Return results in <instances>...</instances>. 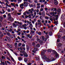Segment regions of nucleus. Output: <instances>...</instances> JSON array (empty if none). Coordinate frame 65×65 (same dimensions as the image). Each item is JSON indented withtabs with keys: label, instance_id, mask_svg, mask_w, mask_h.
Wrapping results in <instances>:
<instances>
[{
	"label": "nucleus",
	"instance_id": "1",
	"mask_svg": "<svg viewBox=\"0 0 65 65\" xmlns=\"http://www.w3.org/2000/svg\"><path fill=\"white\" fill-rule=\"evenodd\" d=\"M45 51H46L45 50H42L41 51V52H42L41 53V55L43 59L45 60H46V61L48 62H50L51 61L50 58H46V57L45 54H44V52H45Z\"/></svg>",
	"mask_w": 65,
	"mask_h": 65
},
{
	"label": "nucleus",
	"instance_id": "2",
	"mask_svg": "<svg viewBox=\"0 0 65 65\" xmlns=\"http://www.w3.org/2000/svg\"><path fill=\"white\" fill-rule=\"evenodd\" d=\"M52 53L53 54H54L55 55L56 58H59V56L57 53L56 51L55 50H53L52 51Z\"/></svg>",
	"mask_w": 65,
	"mask_h": 65
},
{
	"label": "nucleus",
	"instance_id": "3",
	"mask_svg": "<svg viewBox=\"0 0 65 65\" xmlns=\"http://www.w3.org/2000/svg\"><path fill=\"white\" fill-rule=\"evenodd\" d=\"M61 28L59 30V32H62V33H65V29H63L62 27H61Z\"/></svg>",
	"mask_w": 65,
	"mask_h": 65
},
{
	"label": "nucleus",
	"instance_id": "4",
	"mask_svg": "<svg viewBox=\"0 0 65 65\" xmlns=\"http://www.w3.org/2000/svg\"><path fill=\"white\" fill-rule=\"evenodd\" d=\"M35 31H32L30 30V34L32 36H33V35H35Z\"/></svg>",
	"mask_w": 65,
	"mask_h": 65
},
{
	"label": "nucleus",
	"instance_id": "5",
	"mask_svg": "<svg viewBox=\"0 0 65 65\" xmlns=\"http://www.w3.org/2000/svg\"><path fill=\"white\" fill-rule=\"evenodd\" d=\"M22 27H23V28H24L25 29H27V25H26V24H24V25H22Z\"/></svg>",
	"mask_w": 65,
	"mask_h": 65
},
{
	"label": "nucleus",
	"instance_id": "6",
	"mask_svg": "<svg viewBox=\"0 0 65 65\" xmlns=\"http://www.w3.org/2000/svg\"><path fill=\"white\" fill-rule=\"evenodd\" d=\"M51 11H53H53H55L57 10V9L56 8H52L51 9Z\"/></svg>",
	"mask_w": 65,
	"mask_h": 65
},
{
	"label": "nucleus",
	"instance_id": "7",
	"mask_svg": "<svg viewBox=\"0 0 65 65\" xmlns=\"http://www.w3.org/2000/svg\"><path fill=\"white\" fill-rule=\"evenodd\" d=\"M37 48H34V50L32 51V52L33 53H36V51H37Z\"/></svg>",
	"mask_w": 65,
	"mask_h": 65
},
{
	"label": "nucleus",
	"instance_id": "8",
	"mask_svg": "<svg viewBox=\"0 0 65 65\" xmlns=\"http://www.w3.org/2000/svg\"><path fill=\"white\" fill-rule=\"evenodd\" d=\"M23 6L24 4L23 3L20 5V7L21 8H22V9H23Z\"/></svg>",
	"mask_w": 65,
	"mask_h": 65
},
{
	"label": "nucleus",
	"instance_id": "9",
	"mask_svg": "<svg viewBox=\"0 0 65 65\" xmlns=\"http://www.w3.org/2000/svg\"><path fill=\"white\" fill-rule=\"evenodd\" d=\"M50 60L51 61H55V59L54 58L52 57L51 58Z\"/></svg>",
	"mask_w": 65,
	"mask_h": 65
},
{
	"label": "nucleus",
	"instance_id": "10",
	"mask_svg": "<svg viewBox=\"0 0 65 65\" xmlns=\"http://www.w3.org/2000/svg\"><path fill=\"white\" fill-rule=\"evenodd\" d=\"M24 4V6H26V7L28 5V4L26 2H24L23 3Z\"/></svg>",
	"mask_w": 65,
	"mask_h": 65
},
{
	"label": "nucleus",
	"instance_id": "11",
	"mask_svg": "<svg viewBox=\"0 0 65 65\" xmlns=\"http://www.w3.org/2000/svg\"><path fill=\"white\" fill-rule=\"evenodd\" d=\"M5 38H6V39H8L9 41H10V38H9V37H8V36H6Z\"/></svg>",
	"mask_w": 65,
	"mask_h": 65
},
{
	"label": "nucleus",
	"instance_id": "12",
	"mask_svg": "<svg viewBox=\"0 0 65 65\" xmlns=\"http://www.w3.org/2000/svg\"><path fill=\"white\" fill-rule=\"evenodd\" d=\"M0 36L1 37H2L3 36V34H2L1 32H0Z\"/></svg>",
	"mask_w": 65,
	"mask_h": 65
},
{
	"label": "nucleus",
	"instance_id": "13",
	"mask_svg": "<svg viewBox=\"0 0 65 65\" xmlns=\"http://www.w3.org/2000/svg\"><path fill=\"white\" fill-rule=\"evenodd\" d=\"M36 60H39V56H37V57H36Z\"/></svg>",
	"mask_w": 65,
	"mask_h": 65
},
{
	"label": "nucleus",
	"instance_id": "14",
	"mask_svg": "<svg viewBox=\"0 0 65 65\" xmlns=\"http://www.w3.org/2000/svg\"><path fill=\"white\" fill-rule=\"evenodd\" d=\"M50 14L51 15H52V16H53V17L55 16V13L54 12H51L50 13Z\"/></svg>",
	"mask_w": 65,
	"mask_h": 65
},
{
	"label": "nucleus",
	"instance_id": "15",
	"mask_svg": "<svg viewBox=\"0 0 65 65\" xmlns=\"http://www.w3.org/2000/svg\"><path fill=\"white\" fill-rule=\"evenodd\" d=\"M54 4L55 5H58V3L57 1H55L54 2Z\"/></svg>",
	"mask_w": 65,
	"mask_h": 65
},
{
	"label": "nucleus",
	"instance_id": "16",
	"mask_svg": "<svg viewBox=\"0 0 65 65\" xmlns=\"http://www.w3.org/2000/svg\"><path fill=\"white\" fill-rule=\"evenodd\" d=\"M38 25H40L39 26V27L42 26V23L41 22H39L38 23Z\"/></svg>",
	"mask_w": 65,
	"mask_h": 65
},
{
	"label": "nucleus",
	"instance_id": "17",
	"mask_svg": "<svg viewBox=\"0 0 65 65\" xmlns=\"http://www.w3.org/2000/svg\"><path fill=\"white\" fill-rule=\"evenodd\" d=\"M61 44L59 43L58 44V48H59V47H61Z\"/></svg>",
	"mask_w": 65,
	"mask_h": 65
},
{
	"label": "nucleus",
	"instance_id": "18",
	"mask_svg": "<svg viewBox=\"0 0 65 65\" xmlns=\"http://www.w3.org/2000/svg\"><path fill=\"white\" fill-rule=\"evenodd\" d=\"M7 52L9 56L10 57V56H11V55H10V53H9V52H8V51L7 50Z\"/></svg>",
	"mask_w": 65,
	"mask_h": 65
},
{
	"label": "nucleus",
	"instance_id": "19",
	"mask_svg": "<svg viewBox=\"0 0 65 65\" xmlns=\"http://www.w3.org/2000/svg\"><path fill=\"white\" fill-rule=\"evenodd\" d=\"M10 13H9L8 14V18H9L11 17V15H10Z\"/></svg>",
	"mask_w": 65,
	"mask_h": 65
},
{
	"label": "nucleus",
	"instance_id": "20",
	"mask_svg": "<svg viewBox=\"0 0 65 65\" xmlns=\"http://www.w3.org/2000/svg\"><path fill=\"white\" fill-rule=\"evenodd\" d=\"M54 24H55L56 25H57V24H58V21L57 20L56 21H55L54 22Z\"/></svg>",
	"mask_w": 65,
	"mask_h": 65
},
{
	"label": "nucleus",
	"instance_id": "21",
	"mask_svg": "<svg viewBox=\"0 0 65 65\" xmlns=\"http://www.w3.org/2000/svg\"><path fill=\"white\" fill-rule=\"evenodd\" d=\"M55 17H56V20H58V15H55L54 16Z\"/></svg>",
	"mask_w": 65,
	"mask_h": 65
},
{
	"label": "nucleus",
	"instance_id": "22",
	"mask_svg": "<svg viewBox=\"0 0 65 65\" xmlns=\"http://www.w3.org/2000/svg\"><path fill=\"white\" fill-rule=\"evenodd\" d=\"M17 44H18V43H15V48H17V46L18 45Z\"/></svg>",
	"mask_w": 65,
	"mask_h": 65
},
{
	"label": "nucleus",
	"instance_id": "23",
	"mask_svg": "<svg viewBox=\"0 0 65 65\" xmlns=\"http://www.w3.org/2000/svg\"><path fill=\"white\" fill-rule=\"evenodd\" d=\"M42 14L44 16V15H45V12H44V11H43L42 12Z\"/></svg>",
	"mask_w": 65,
	"mask_h": 65
},
{
	"label": "nucleus",
	"instance_id": "24",
	"mask_svg": "<svg viewBox=\"0 0 65 65\" xmlns=\"http://www.w3.org/2000/svg\"><path fill=\"white\" fill-rule=\"evenodd\" d=\"M7 45L8 46H9V47L10 48H12V46H11V45H9V44H7Z\"/></svg>",
	"mask_w": 65,
	"mask_h": 65
},
{
	"label": "nucleus",
	"instance_id": "25",
	"mask_svg": "<svg viewBox=\"0 0 65 65\" xmlns=\"http://www.w3.org/2000/svg\"><path fill=\"white\" fill-rule=\"evenodd\" d=\"M29 27H33V25L32 24H31L29 25Z\"/></svg>",
	"mask_w": 65,
	"mask_h": 65
},
{
	"label": "nucleus",
	"instance_id": "26",
	"mask_svg": "<svg viewBox=\"0 0 65 65\" xmlns=\"http://www.w3.org/2000/svg\"><path fill=\"white\" fill-rule=\"evenodd\" d=\"M13 13H14V14L15 15L17 13V11L16 10H14L13 12Z\"/></svg>",
	"mask_w": 65,
	"mask_h": 65
},
{
	"label": "nucleus",
	"instance_id": "27",
	"mask_svg": "<svg viewBox=\"0 0 65 65\" xmlns=\"http://www.w3.org/2000/svg\"><path fill=\"white\" fill-rule=\"evenodd\" d=\"M9 20H10L11 21H12V20H13V18H11V17L8 18Z\"/></svg>",
	"mask_w": 65,
	"mask_h": 65
},
{
	"label": "nucleus",
	"instance_id": "28",
	"mask_svg": "<svg viewBox=\"0 0 65 65\" xmlns=\"http://www.w3.org/2000/svg\"><path fill=\"white\" fill-rule=\"evenodd\" d=\"M26 49L27 51H29V47L28 46H26Z\"/></svg>",
	"mask_w": 65,
	"mask_h": 65
},
{
	"label": "nucleus",
	"instance_id": "29",
	"mask_svg": "<svg viewBox=\"0 0 65 65\" xmlns=\"http://www.w3.org/2000/svg\"><path fill=\"white\" fill-rule=\"evenodd\" d=\"M11 4L12 6H13L14 7H15V5H14V3H11Z\"/></svg>",
	"mask_w": 65,
	"mask_h": 65
},
{
	"label": "nucleus",
	"instance_id": "30",
	"mask_svg": "<svg viewBox=\"0 0 65 65\" xmlns=\"http://www.w3.org/2000/svg\"><path fill=\"white\" fill-rule=\"evenodd\" d=\"M18 59L20 61H21V60H22V58L20 57L18 58Z\"/></svg>",
	"mask_w": 65,
	"mask_h": 65
},
{
	"label": "nucleus",
	"instance_id": "31",
	"mask_svg": "<svg viewBox=\"0 0 65 65\" xmlns=\"http://www.w3.org/2000/svg\"><path fill=\"white\" fill-rule=\"evenodd\" d=\"M36 47H40V45L38 44L36 45Z\"/></svg>",
	"mask_w": 65,
	"mask_h": 65
},
{
	"label": "nucleus",
	"instance_id": "32",
	"mask_svg": "<svg viewBox=\"0 0 65 65\" xmlns=\"http://www.w3.org/2000/svg\"><path fill=\"white\" fill-rule=\"evenodd\" d=\"M27 23L29 25H30V24H31V22H29L28 21H27Z\"/></svg>",
	"mask_w": 65,
	"mask_h": 65
},
{
	"label": "nucleus",
	"instance_id": "33",
	"mask_svg": "<svg viewBox=\"0 0 65 65\" xmlns=\"http://www.w3.org/2000/svg\"><path fill=\"white\" fill-rule=\"evenodd\" d=\"M24 60L25 62H27V61H28V60L26 58H25L24 59Z\"/></svg>",
	"mask_w": 65,
	"mask_h": 65
},
{
	"label": "nucleus",
	"instance_id": "34",
	"mask_svg": "<svg viewBox=\"0 0 65 65\" xmlns=\"http://www.w3.org/2000/svg\"><path fill=\"white\" fill-rule=\"evenodd\" d=\"M57 11L58 12H60L61 11V10L59 9H58L57 10Z\"/></svg>",
	"mask_w": 65,
	"mask_h": 65
},
{
	"label": "nucleus",
	"instance_id": "35",
	"mask_svg": "<svg viewBox=\"0 0 65 65\" xmlns=\"http://www.w3.org/2000/svg\"><path fill=\"white\" fill-rule=\"evenodd\" d=\"M5 31L6 32H9V30L8 29H6L5 30Z\"/></svg>",
	"mask_w": 65,
	"mask_h": 65
},
{
	"label": "nucleus",
	"instance_id": "36",
	"mask_svg": "<svg viewBox=\"0 0 65 65\" xmlns=\"http://www.w3.org/2000/svg\"><path fill=\"white\" fill-rule=\"evenodd\" d=\"M49 35L52 36V32H50L49 33Z\"/></svg>",
	"mask_w": 65,
	"mask_h": 65
},
{
	"label": "nucleus",
	"instance_id": "37",
	"mask_svg": "<svg viewBox=\"0 0 65 65\" xmlns=\"http://www.w3.org/2000/svg\"><path fill=\"white\" fill-rule=\"evenodd\" d=\"M11 11H14V8H11Z\"/></svg>",
	"mask_w": 65,
	"mask_h": 65
},
{
	"label": "nucleus",
	"instance_id": "38",
	"mask_svg": "<svg viewBox=\"0 0 65 65\" xmlns=\"http://www.w3.org/2000/svg\"><path fill=\"white\" fill-rule=\"evenodd\" d=\"M10 57L11 58V59L13 61H14V59L12 58V56H10Z\"/></svg>",
	"mask_w": 65,
	"mask_h": 65
},
{
	"label": "nucleus",
	"instance_id": "39",
	"mask_svg": "<svg viewBox=\"0 0 65 65\" xmlns=\"http://www.w3.org/2000/svg\"><path fill=\"white\" fill-rule=\"evenodd\" d=\"M18 23L19 24V25H22V22H18Z\"/></svg>",
	"mask_w": 65,
	"mask_h": 65
},
{
	"label": "nucleus",
	"instance_id": "40",
	"mask_svg": "<svg viewBox=\"0 0 65 65\" xmlns=\"http://www.w3.org/2000/svg\"><path fill=\"white\" fill-rule=\"evenodd\" d=\"M39 14L40 15H42V12H39Z\"/></svg>",
	"mask_w": 65,
	"mask_h": 65
},
{
	"label": "nucleus",
	"instance_id": "41",
	"mask_svg": "<svg viewBox=\"0 0 65 65\" xmlns=\"http://www.w3.org/2000/svg\"><path fill=\"white\" fill-rule=\"evenodd\" d=\"M0 19L1 20H3V17L1 16H0Z\"/></svg>",
	"mask_w": 65,
	"mask_h": 65
},
{
	"label": "nucleus",
	"instance_id": "42",
	"mask_svg": "<svg viewBox=\"0 0 65 65\" xmlns=\"http://www.w3.org/2000/svg\"><path fill=\"white\" fill-rule=\"evenodd\" d=\"M57 36L58 37V38H60V37H61V35H58V34L57 35Z\"/></svg>",
	"mask_w": 65,
	"mask_h": 65
},
{
	"label": "nucleus",
	"instance_id": "43",
	"mask_svg": "<svg viewBox=\"0 0 65 65\" xmlns=\"http://www.w3.org/2000/svg\"><path fill=\"white\" fill-rule=\"evenodd\" d=\"M38 34L39 35H40L41 34V32H38Z\"/></svg>",
	"mask_w": 65,
	"mask_h": 65
},
{
	"label": "nucleus",
	"instance_id": "44",
	"mask_svg": "<svg viewBox=\"0 0 65 65\" xmlns=\"http://www.w3.org/2000/svg\"><path fill=\"white\" fill-rule=\"evenodd\" d=\"M3 17L4 18H6V15L5 14H4L3 15Z\"/></svg>",
	"mask_w": 65,
	"mask_h": 65
},
{
	"label": "nucleus",
	"instance_id": "45",
	"mask_svg": "<svg viewBox=\"0 0 65 65\" xmlns=\"http://www.w3.org/2000/svg\"><path fill=\"white\" fill-rule=\"evenodd\" d=\"M21 45H22V43H20L18 44V46H21Z\"/></svg>",
	"mask_w": 65,
	"mask_h": 65
},
{
	"label": "nucleus",
	"instance_id": "46",
	"mask_svg": "<svg viewBox=\"0 0 65 65\" xmlns=\"http://www.w3.org/2000/svg\"><path fill=\"white\" fill-rule=\"evenodd\" d=\"M22 0H18V3H20V2H21Z\"/></svg>",
	"mask_w": 65,
	"mask_h": 65
},
{
	"label": "nucleus",
	"instance_id": "47",
	"mask_svg": "<svg viewBox=\"0 0 65 65\" xmlns=\"http://www.w3.org/2000/svg\"><path fill=\"white\" fill-rule=\"evenodd\" d=\"M46 38L48 39L49 38V36L48 35H47L46 36Z\"/></svg>",
	"mask_w": 65,
	"mask_h": 65
},
{
	"label": "nucleus",
	"instance_id": "48",
	"mask_svg": "<svg viewBox=\"0 0 65 65\" xmlns=\"http://www.w3.org/2000/svg\"><path fill=\"white\" fill-rule=\"evenodd\" d=\"M2 11H3V14L5 12V11H4V9H3L2 10Z\"/></svg>",
	"mask_w": 65,
	"mask_h": 65
},
{
	"label": "nucleus",
	"instance_id": "49",
	"mask_svg": "<svg viewBox=\"0 0 65 65\" xmlns=\"http://www.w3.org/2000/svg\"><path fill=\"white\" fill-rule=\"evenodd\" d=\"M48 52H52V50L50 49H48Z\"/></svg>",
	"mask_w": 65,
	"mask_h": 65
},
{
	"label": "nucleus",
	"instance_id": "50",
	"mask_svg": "<svg viewBox=\"0 0 65 65\" xmlns=\"http://www.w3.org/2000/svg\"><path fill=\"white\" fill-rule=\"evenodd\" d=\"M27 11L26 12L27 14H30V12H27L28 11Z\"/></svg>",
	"mask_w": 65,
	"mask_h": 65
},
{
	"label": "nucleus",
	"instance_id": "51",
	"mask_svg": "<svg viewBox=\"0 0 65 65\" xmlns=\"http://www.w3.org/2000/svg\"><path fill=\"white\" fill-rule=\"evenodd\" d=\"M7 34L8 36H10V34L9 32L7 33Z\"/></svg>",
	"mask_w": 65,
	"mask_h": 65
},
{
	"label": "nucleus",
	"instance_id": "52",
	"mask_svg": "<svg viewBox=\"0 0 65 65\" xmlns=\"http://www.w3.org/2000/svg\"><path fill=\"white\" fill-rule=\"evenodd\" d=\"M45 18L46 19H47V20H48V19H49V18H48V17H47V16H46L45 17Z\"/></svg>",
	"mask_w": 65,
	"mask_h": 65
},
{
	"label": "nucleus",
	"instance_id": "53",
	"mask_svg": "<svg viewBox=\"0 0 65 65\" xmlns=\"http://www.w3.org/2000/svg\"><path fill=\"white\" fill-rule=\"evenodd\" d=\"M10 38H13V36L12 35H10Z\"/></svg>",
	"mask_w": 65,
	"mask_h": 65
},
{
	"label": "nucleus",
	"instance_id": "54",
	"mask_svg": "<svg viewBox=\"0 0 65 65\" xmlns=\"http://www.w3.org/2000/svg\"><path fill=\"white\" fill-rule=\"evenodd\" d=\"M5 29V28H2L1 29V30H3V31H4Z\"/></svg>",
	"mask_w": 65,
	"mask_h": 65
},
{
	"label": "nucleus",
	"instance_id": "55",
	"mask_svg": "<svg viewBox=\"0 0 65 65\" xmlns=\"http://www.w3.org/2000/svg\"><path fill=\"white\" fill-rule=\"evenodd\" d=\"M8 12H10V11H11L10 10V9H9V8L8 9Z\"/></svg>",
	"mask_w": 65,
	"mask_h": 65
},
{
	"label": "nucleus",
	"instance_id": "56",
	"mask_svg": "<svg viewBox=\"0 0 65 65\" xmlns=\"http://www.w3.org/2000/svg\"><path fill=\"white\" fill-rule=\"evenodd\" d=\"M26 12H27V11H25L23 13V15H25L26 14Z\"/></svg>",
	"mask_w": 65,
	"mask_h": 65
},
{
	"label": "nucleus",
	"instance_id": "57",
	"mask_svg": "<svg viewBox=\"0 0 65 65\" xmlns=\"http://www.w3.org/2000/svg\"><path fill=\"white\" fill-rule=\"evenodd\" d=\"M32 45H33V46H35V43L34 42H33L32 43Z\"/></svg>",
	"mask_w": 65,
	"mask_h": 65
},
{
	"label": "nucleus",
	"instance_id": "58",
	"mask_svg": "<svg viewBox=\"0 0 65 65\" xmlns=\"http://www.w3.org/2000/svg\"><path fill=\"white\" fill-rule=\"evenodd\" d=\"M7 62L8 64H11V63H10V62H8V61H7Z\"/></svg>",
	"mask_w": 65,
	"mask_h": 65
},
{
	"label": "nucleus",
	"instance_id": "59",
	"mask_svg": "<svg viewBox=\"0 0 65 65\" xmlns=\"http://www.w3.org/2000/svg\"><path fill=\"white\" fill-rule=\"evenodd\" d=\"M34 40H35V39L34 38H33V39H31V41H34Z\"/></svg>",
	"mask_w": 65,
	"mask_h": 65
},
{
	"label": "nucleus",
	"instance_id": "60",
	"mask_svg": "<svg viewBox=\"0 0 65 65\" xmlns=\"http://www.w3.org/2000/svg\"><path fill=\"white\" fill-rule=\"evenodd\" d=\"M22 46L23 47H25V44H23L22 45Z\"/></svg>",
	"mask_w": 65,
	"mask_h": 65
},
{
	"label": "nucleus",
	"instance_id": "61",
	"mask_svg": "<svg viewBox=\"0 0 65 65\" xmlns=\"http://www.w3.org/2000/svg\"><path fill=\"white\" fill-rule=\"evenodd\" d=\"M32 36L31 35V36H29V38H30V39H32Z\"/></svg>",
	"mask_w": 65,
	"mask_h": 65
},
{
	"label": "nucleus",
	"instance_id": "62",
	"mask_svg": "<svg viewBox=\"0 0 65 65\" xmlns=\"http://www.w3.org/2000/svg\"><path fill=\"white\" fill-rule=\"evenodd\" d=\"M2 58L4 59H5V56H2Z\"/></svg>",
	"mask_w": 65,
	"mask_h": 65
},
{
	"label": "nucleus",
	"instance_id": "63",
	"mask_svg": "<svg viewBox=\"0 0 65 65\" xmlns=\"http://www.w3.org/2000/svg\"><path fill=\"white\" fill-rule=\"evenodd\" d=\"M47 39H46V38H44V40L45 41H46Z\"/></svg>",
	"mask_w": 65,
	"mask_h": 65
},
{
	"label": "nucleus",
	"instance_id": "64",
	"mask_svg": "<svg viewBox=\"0 0 65 65\" xmlns=\"http://www.w3.org/2000/svg\"><path fill=\"white\" fill-rule=\"evenodd\" d=\"M63 39L65 40V36H63L62 37Z\"/></svg>",
	"mask_w": 65,
	"mask_h": 65
}]
</instances>
